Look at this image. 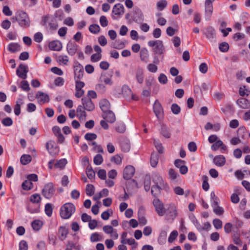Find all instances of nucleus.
I'll return each instance as SVG.
<instances>
[{"mask_svg": "<svg viewBox=\"0 0 250 250\" xmlns=\"http://www.w3.org/2000/svg\"><path fill=\"white\" fill-rule=\"evenodd\" d=\"M153 111L157 117L159 119L163 112V109L161 104L157 101H156L154 104Z\"/></svg>", "mask_w": 250, "mask_h": 250, "instance_id": "5701e85b", "label": "nucleus"}, {"mask_svg": "<svg viewBox=\"0 0 250 250\" xmlns=\"http://www.w3.org/2000/svg\"><path fill=\"white\" fill-rule=\"evenodd\" d=\"M165 210V215L168 220L173 221L177 216L176 206L173 203L166 204Z\"/></svg>", "mask_w": 250, "mask_h": 250, "instance_id": "20e7f679", "label": "nucleus"}, {"mask_svg": "<svg viewBox=\"0 0 250 250\" xmlns=\"http://www.w3.org/2000/svg\"><path fill=\"white\" fill-rule=\"evenodd\" d=\"M103 231L107 234H110V237L114 239H118L119 235L116 229H114L112 226L106 225L103 228Z\"/></svg>", "mask_w": 250, "mask_h": 250, "instance_id": "4468645a", "label": "nucleus"}, {"mask_svg": "<svg viewBox=\"0 0 250 250\" xmlns=\"http://www.w3.org/2000/svg\"><path fill=\"white\" fill-rule=\"evenodd\" d=\"M20 87L24 91L28 92L30 90V88L29 84L27 81L23 80L21 81Z\"/></svg>", "mask_w": 250, "mask_h": 250, "instance_id": "a18cd8bd", "label": "nucleus"}, {"mask_svg": "<svg viewBox=\"0 0 250 250\" xmlns=\"http://www.w3.org/2000/svg\"><path fill=\"white\" fill-rule=\"evenodd\" d=\"M23 104L22 99L19 98L16 102L14 108V113L16 115L19 116L21 113V105Z\"/></svg>", "mask_w": 250, "mask_h": 250, "instance_id": "473e14b6", "label": "nucleus"}, {"mask_svg": "<svg viewBox=\"0 0 250 250\" xmlns=\"http://www.w3.org/2000/svg\"><path fill=\"white\" fill-rule=\"evenodd\" d=\"M152 179L153 182L155 185H159V186H164V181L162 178V177L160 175V174L157 172H153L152 173Z\"/></svg>", "mask_w": 250, "mask_h": 250, "instance_id": "b1692460", "label": "nucleus"}, {"mask_svg": "<svg viewBox=\"0 0 250 250\" xmlns=\"http://www.w3.org/2000/svg\"><path fill=\"white\" fill-rule=\"evenodd\" d=\"M161 134L165 138H169L170 137V132L169 128L165 125H161Z\"/></svg>", "mask_w": 250, "mask_h": 250, "instance_id": "2f4dec72", "label": "nucleus"}, {"mask_svg": "<svg viewBox=\"0 0 250 250\" xmlns=\"http://www.w3.org/2000/svg\"><path fill=\"white\" fill-rule=\"evenodd\" d=\"M153 205L158 215L160 216H163L165 215L166 206H164L163 203L158 198H155L153 201Z\"/></svg>", "mask_w": 250, "mask_h": 250, "instance_id": "0eeeda50", "label": "nucleus"}, {"mask_svg": "<svg viewBox=\"0 0 250 250\" xmlns=\"http://www.w3.org/2000/svg\"><path fill=\"white\" fill-rule=\"evenodd\" d=\"M151 184V180L149 176H146L144 182V188L146 191H148L150 189Z\"/></svg>", "mask_w": 250, "mask_h": 250, "instance_id": "603ef678", "label": "nucleus"}, {"mask_svg": "<svg viewBox=\"0 0 250 250\" xmlns=\"http://www.w3.org/2000/svg\"><path fill=\"white\" fill-rule=\"evenodd\" d=\"M57 61L60 64L67 65L69 59L67 55H60L57 57Z\"/></svg>", "mask_w": 250, "mask_h": 250, "instance_id": "7c9ffc66", "label": "nucleus"}, {"mask_svg": "<svg viewBox=\"0 0 250 250\" xmlns=\"http://www.w3.org/2000/svg\"><path fill=\"white\" fill-rule=\"evenodd\" d=\"M77 112L78 113V116L79 117V118L83 119L86 116V113L84 110H83L82 106L79 105L77 109Z\"/></svg>", "mask_w": 250, "mask_h": 250, "instance_id": "8fccbe9b", "label": "nucleus"}, {"mask_svg": "<svg viewBox=\"0 0 250 250\" xmlns=\"http://www.w3.org/2000/svg\"><path fill=\"white\" fill-rule=\"evenodd\" d=\"M15 18L21 27L27 28L30 26V20L25 12L21 10L18 11L15 14Z\"/></svg>", "mask_w": 250, "mask_h": 250, "instance_id": "f257e3e1", "label": "nucleus"}, {"mask_svg": "<svg viewBox=\"0 0 250 250\" xmlns=\"http://www.w3.org/2000/svg\"><path fill=\"white\" fill-rule=\"evenodd\" d=\"M162 187L163 186L157 185L153 186L151 190L152 195L155 197L158 196L161 193V190L162 189Z\"/></svg>", "mask_w": 250, "mask_h": 250, "instance_id": "c756f323", "label": "nucleus"}, {"mask_svg": "<svg viewBox=\"0 0 250 250\" xmlns=\"http://www.w3.org/2000/svg\"><path fill=\"white\" fill-rule=\"evenodd\" d=\"M219 48L223 52H227L229 49V45L226 42H223L220 44Z\"/></svg>", "mask_w": 250, "mask_h": 250, "instance_id": "4d7b16f0", "label": "nucleus"}, {"mask_svg": "<svg viewBox=\"0 0 250 250\" xmlns=\"http://www.w3.org/2000/svg\"><path fill=\"white\" fill-rule=\"evenodd\" d=\"M202 188L205 191H208L209 188V185L208 183V177L206 175H204L202 176Z\"/></svg>", "mask_w": 250, "mask_h": 250, "instance_id": "37998d69", "label": "nucleus"}, {"mask_svg": "<svg viewBox=\"0 0 250 250\" xmlns=\"http://www.w3.org/2000/svg\"><path fill=\"white\" fill-rule=\"evenodd\" d=\"M111 161L116 164L119 165L122 163V158L119 155H116L111 157Z\"/></svg>", "mask_w": 250, "mask_h": 250, "instance_id": "338daca9", "label": "nucleus"}, {"mask_svg": "<svg viewBox=\"0 0 250 250\" xmlns=\"http://www.w3.org/2000/svg\"><path fill=\"white\" fill-rule=\"evenodd\" d=\"M67 164V160L66 159H62L57 160L55 164V167L57 168H63Z\"/></svg>", "mask_w": 250, "mask_h": 250, "instance_id": "58836bf2", "label": "nucleus"}, {"mask_svg": "<svg viewBox=\"0 0 250 250\" xmlns=\"http://www.w3.org/2000/svg\"><path fill=\"white\" fill-rule=\"evenodd\" d=\"M240 107L243 109H247L250 107V104L248 100L241 98L237 100L236 102Z\"/></svg>", "mask_w": 250, "mask_h": 250, "instance_id": "393cba45", "label": "nucleus"}, {"mask_svg": "<svg viewBox=\"0 0 250 250\" xmlns=\"http://www.w3.org/2000/svg\"><path fill=\"white\" fill-rule=\"evenodd\" d=\"M45 212L46 214L50 217L52 214V207L51 204L48 203L45 206Z\"/></svg>", "mask_w": 250, "mask_h": 250, "instance_id": "bf43d9fd", "label": "nucleus"}, {"mask_svg": "<svg viewBox=\"0 0 250 250\" xmlns=\"http://www.w3.org/2000/svg\"><path fill=\"white\" fill-rule=\"evenodd\" d=\"M102 239V236L97 232L92 233L90 237L91 241L94 242L101 241Z\"/></svg>", "mask_w": 250, "mask_h": 250, "instance_id": "49530a36", "label": "nucleus"}, {"mask_svg": "<svg viewBox=\"0 0 250 250\" xmlns=\"http://www.w3.org/2000/svg\"><path fill=\"white\" fill-rule=\"evenodd\" d=\"M100 106L104 113L110 110V104L108 101L103 99L100 103Z\"/></svg>", "mask_w": 250, "mask_h": 250, "instance_id": "a878e982", "label": "nucleus"}, {"mask_svg": "<svg viewBox=\"0 0 250 250\" xmlns=\"http://www.w3.org/2000/svg\"><path fill=\"white\" fill-rule=\"evenodd\" d=\"M55 142L53 141H49L46 144V148L50 155L56 156L59 153V149L55 147Z\"/></svg>", "mask_w": 250, "mask_h": 250, "instance_id": "f8f14e48", "label": "nucleus"}, {"mask_svg": "<svg viewBox=\"0 0 250 250\" xmlns=\"http://www.w3.org/2000/svg\"><path fill=\"white\" fill-rule=\"evenodd\" d=\"M171 109L174 114H178L181 110L180 106L176 104H173L171 105Z\"/></svg>", "mask_w": 250, "mask_h": 250, "instance_id": "052dcab7", "label": "nucleus"}, {"mask_svg": "<svg viewBox=\"0 0 250 250\" xmlns=\"http://www.w3.org/2000/svg\"><path fill=\"white\" fill-rule=\"evenodd\" d=\"M144 209L140 208L138 211V219L140 225H145L146 224L147 220L144 216Z\"/></svg>", "mask_w": 250, "mask_h": 250, "instance_id": "bb28decb", "label": "nucleus"}, {"mask_svg": "<svg viewBox=\"0 0 250 250\" xmlns=\"http://www.w3.org/2000/svg\"><path fill=\"white\" fill-rule=\"evenodd\" d=\"M28 244L24 240H22L19 244V250H27Z\"/></svg>", "mask_w": 250, "mask_h": 250, "instance_id": "774afa93", "label": "nucleus"}, {"mask_svg": "<svg viewBox=\"0 0 250 250\" xmlns=\"http://www.w3.org/2000/svg\"><path fill=\"white\" fill-rule=\"evenodd\" d=\"M178 235V232L177 230H175L172 231L171 232V233L168 238V242L169 243L173 242L176 239Z\"/></svg>", "mask_w": 250, "mask_h": 250, "instance_id": "6e6d98bb", "label": "nucleus"}, {"mask_svg": "<svg viewBox=\"0 0 250 250\" xmlns=\"http://www.w3.org/2000/svg\"><path fill=\"white\" fill-rule=\"evenodd\" d=\"M76 208L71 203H67L62 205L60 209V216L63 219L69 218L75 212Z\"/></svg>", "mask_w": 250, "mask_h": 250, "instance_id": "f03ea898", "label": "nucleus"}, {"mask_svg": "<svg viewBox=\"0 0 250 250\" xmlns=\"http://www.w3.org/2000/svg\"><path fill=\"white\" fill-rule=\"evenodd\" d=\"M86 173L87 177L90 180L94 179L95 176V173L94 171L93 170L92 167L89 166H88L86 168Z\"/></svg>", "mask_w": 250, "mask_h": 250, "instance_id": "4c0bfd02", "label": "nucleus"}, {"mask_svg": "<svg viewBox=\"0 0 250 250\" xmlns=\"http://www.w3.org/2000/svg\"><path fill=\"white\" fill-rule=\"evenodd\" d=\"M133 20L136 22H142L144 21V15L142 11L139 8L134 10Z\"/></svg>", "mask_w": 250, "mask_h": 250, "instance_id": "6ab92c4d", "label": "nucleus"}, {"mask_svg": "<svg viewBox=\"0 0 250 250\" xmlns=\"http://www.w3.org/2000/svg\"><path fill=\"white\" fill-rule=\"evenodd\" d=\"M28 72V66L25 64H21L16 70V74L20 78L24 80L27 78Z\"/></svg>", "mask_w": 250, "mask_h": 250, "instance_id": "9d476101", "label": "nucleus"}, {"mask_svg": "<svg viewBox=\"0 0 250 250\" xmlns=\"http://www.w3.org/2000/svg\"><path fill=\"white\" fill-rule=\"evenodd\" d=\"M168 174L169 178L172 180L176 179L178 175V173L172 168H170L168 170Z\"/></svg>", "mask_w": 250, "mask_h": 250, "instance_id": "5fc2aeb1", "label": "nucleus"}, {"mask_svg": "<svg viewBox=\"0 0 250 250\" xmlns=\"http://www.w3.org/2000/svg\"><path fill=\"white\" fill-rule=\"evenodd\" d=\"M41 197L39 194H34L31 196L30 201L33 204H36L40 206Z\"/></svg>", "mask_w": 250, "mask_h": 250, "instance_id": "c9c22d12", "label": "nucleus"}, {"mask_svg": "<svg viewBox=\"0 0 250 250\" xmlns=\"http://www.w3.org/2000/svg\"><path fill=\"white\" fill-rule=\"evenodd\" d=\"M42 24L51 30H56L58 26L56 19L49 15H46L42 18Z\"/></svg>", "mask_w": 250, "mask_h": 250, "instance_id": "7ed1b4c3", "label": "nucleus"}, {"mask_svg": "<svg viewBox=\"0 0 250 250\" xmlns=\"http://www.w3.org/2000/svg\"><path fill=\"white\" fill-rule=\"evenodd\" d=\"M112 47L114 48L121 49L125 47V44L122 42H119V41H116L113 42Z\"/></svg>", "mask_w": 250, "mask_h": 250, "instance_id": "13d9d810", "label": "nucleus"}, {"mask_svg": "<svg viewBox=\"0 0 250 250\" xmlns=\"http://www.w3.org/2000/svg\"><path fill=\"white\" fill-rule=\"evenodd\" d=\"M20 49V46L17 43H11L8 46V50L12 53L19 51Z\"/></svg>", "mask_w": 250, "mask_h": 250, "instance_id": "f704fd0d", "label": "nucleus"}, {"mask_svg": "<svg viewBox=\"0 0 250 250\" xmlns=\"http://www.w3.org/2000/svg\"><path fill=\"white\" fill-rule=\"evenodd\" d=\"M89 30L92 33L96 34L100 32V27L99 25L97 24H93L89 26Z\"/></svg>", "mask_w": 250, "mask_h": 250, "instance_id": "a19ab883", "label": "nucleus"}, {"mask_svg": "<svg viewBox=\"0 0 250 250\" xmlns=\"http://www.w3.org/2000/svg\"><path fill=\"white\" fill-rule=\"evenodd\" d=\"M148 44L150 47H154V52L156 54L161 55L165 51V47L162 41H150L148 42Z\"/></svg>", "mask_w": 250, "mask_h": 250, "instance_id": "39448f33", "label": "nucleus"}, {"mask_svg": "<svg viewBox=\"0 0 250 250\" xmlns=\"http://www.w3.org/2000/svg\"><path fill=\"white\" fill-rule=\"evenodd\" d=\"M135 78L139 84H142L144 80V73L143 69L141 67H138L135 71Z\"/></svg>", "mask_w": 250, "mask_h": 250, "instance_id": "412c9836", "label": "nucleus"}, {"mask_svg": "<svg viewBox=\"0 0 250 250\" xmlns=\"http://www.w3.org/2000/svg\"><path fill=\"white\" fill-rule=\"evenodd\" d=\"M55 188L52 183H48L44 185L42 189V194L46 199L51 198L55 192Z\"/></svg>", "mask_w": 250, "mask_h": 250, "instance_id": "423d86ee", "label": "nucleus"}, {"mask_svg": "<svg viewBox=\"0 0 250 250\" xmlns=\"http://www.w3.org/2000/svg\"><path fill=\"white\" fill-rule=\"evenodd\" d=\"M22 188L23 189L28 190L32 188L33 187V184L32 182L29 180H25L22 184Z\"/></svg>", "mask_w": 250, "mask_h": 250, "instance_id": "de8ad7c7", "label": "nucleus"}, {"mask_svg": "<svg viewBox=\"0 0 250 250\" xmlns=\"http://www.w3.org/2000/svg\"><path fill=\"white\" fill-rule=\"evenodd\" d=\"M225 158L222 155L215 156L213 159L214 163L217 166L222 167L225 164Z\"/></svg>", "mask_w": 250, "mask_h": 250, "instance_id": "cd10ccee", "label": "nucleus"}, {"mask_svg": "<svg viewBox=\"0 0 250 250\" xmlns=\"http://www.w3.org/2000/svg\"><path fill=\"white\" fill-rule=\"evenodd\" d=\"M78 45L74 42L69 41L66 45V50L68 54L70 56H74L78 51Z\"/></svg>", "mask_w": 250, "mask_h": 250, "instance_id": "f3484780", "label": "nucleus"}, {"mask_svg": "<svg viewBox=\"0 0 250 250\" xmlns=\"http://www.w3.org/2000/svg\"><path fill=\"white\" fill-rule=\"evenodd\" d=\"M75 79H82L83 76V68L78 62L75 61L73 66Z\"/></svg>", "mask_w": 250, "mask_h": 250, "instance_id": "6e6552de", "label": "nucleus"}, {"mask_svg": "<svg viewBox=\"0 0 250 250\" xmlns=\"http://www.w3.org/2000/svg\"><path fill=\"white\" fill-rule=\"evenodd\" d=\"M135 172V168L130 165L126 166L124 170L123 177L126 180L131 179Z\"/></svg>", "mask_w": 250, "mask_h": 250, "instance_id": "dca6fc26", "label": "nucleus"}, {"mask_svg": "<svg viewBox=\"0 0 250 250\" xmlns=\"http://www.w3.org/2000/svg\"><path fill=\"white\" fill-rule=\"evenodd\" d=\"M204 35L210 42H215V30L212 27L208 26L206 28L204 32Z\"/></svg>", "mask_w": 250, "mask_h": 250, "instance_id": "9b49d317", "label": "nucleus"}, {"mask_svg": "<svg viewBox=\"0 0 250 250\" xmlns=\"http://www.w3.org/2000/svg\"><path fill=\"white\" fill-rule=\"evenodd\" d=\"M94 163L96 165H100L103 162V158L101 154H97L94 158Z\"/></svg>", "mask_w": 250, "mask_h": 250, "instance_id": "864d4df0", "label": "nucleus"}, {"mask_svg": "<svg viewBox=\"0 0 250 250\" xmlns=\"http://www.w3.org/2000/svg\"><path fill=\"white\" fill-rule=\"evenodd\" d=\"M42 226V222L40 220H35L32 223V227L34 230L38 231Z\"/></svg>", "mask_w": 250, "mask_h": 250, "instance_id": "79ce46f5", "label": "nucleus"}, {"mask_svg": "<svg viewBox=\"0 0 250 250\" xmlns=\"http://www.w3.org/2000/svg\"><path fill=\"white\" fill-rule=\"evenodd\" d=\"M81 79H75L76 83V89H82L84 86L85 83L84 82L80 81Z\"/></svg>", "mask_w": 250, "mask_h": 250, "instance_id": "0e129e2a", "label": "nucleus"}, {"mask_svg": "<svg viewBox=\"0 0 250 250\" xmlns=\"http://www.w3.org/2000/svg\"><path fill=\"white\" fill-rule=\"evenodd\" d=\"M215 0H206L205 1V19L207 21H209L213 13L212 2Z\"/></svg>", "mask_w": 250, "mask_h": 250, "instance_id": "1a4fd4ad", "label": "nucleus"}, {"mask_svg": "<svg viewBox=\"0 0 250 250\" xmlns=\"http://www.w3.org/2000/svg\"><path fill=\"white\" fill-rule=\"evenodd\" d=\"M167 5V1L166 0H161L157 3V7L160 11L164 10Z\"/></svg>", "mask_w": 250, "mask_h": 250, "instance_id": "3c124183", "label": "nucleus"}, {"mask_svg": "<svg viewBox=\"0 0 250 250\" xmlns=\"http://www.w3.org/2000/svg\"><path fill=\"white\" fill-rule=\"evenodd\" d=\"M48 47L51 50L59 51L62 48V44L60 41H54L49 43Z\"/></svg>", "mask_w": 250, "mask_h": 250, "instance_id": "4be33fe9", "label": "nucleus"}, {"mask_svg": "<svg viewBox=\"0 0 250 250\" xmlns=\"http://www.w3.org/2000/svg\"><path fill=\"white\" fill-rule=\"evenodd\" d=\"M68 233L67 229L65 227H61L59 230V234L60 235V239L61 240H64Z\"/></svg>", "mask_w": 250, "mask_h": 250, "instance_id": "72a5a7b5", "label": "nucleus"}, {"mask_svg": "<svg viewBox=\"0 0 250 250\" xmlns=\"http://www.w3.org/2000/svg\"><path fill=\"white\" fill-rule=\"evenodd\" d=\"M223 145V142L221 140H218L214 144H213L211 146V148L212 150L214 151L217 150L219 147H220L221 146Z\"/></svg>", "mask_w": 250, "mask_h": 250, "instance_id": "69168bd1", "label": "nucleus"}, {"mask_svg": "<svg viewBox=\"0 0 250 250\" xmlns=\"http://www.w3.org/2000/svg\"><path fill=\"white\" fill-rule=\"evenodd\" d=\"M154 144L159 153H163L164 152V148L162 146V144L160 142V141L158 140L154 139Z\"/></svg>", "mask_w": 250, "mask_h": 250, "instance_id": "c03bdc74", "label": "nucleus"}, {"mask_svg": "<svg viewBox=\"0 0 250 250\" xmlns=\"http://www.w3.org/2000/svg\"><path fill=\"white\" fill-rule=\"evenodd\" d=\"M140 58L141 60L143 62L146 63H147L148 62L149 58V54L148 51L146 49L144 48L141 50Z\"/></svg>", "mask_w": 250, "mask_h": 250, "instance_id": "c85d7f7f", "label": "nucleus"}, {"mask_svg": "<svg viewBox=\"0 0 250 250\" xmlns=\"http://www.w3.org/2000/svg\"><path fill=\"white\" fill-rule=\"evenodd\" d=\"M124 7L123 4L121 3H118L115 4L113 8L112 13L114 14L112 16V18L114 20L117 19L115 16H118L119 17L123 15L124 13Z\"/></svg>", "mask_w": 250, "mask_h": 250, "instance_id": "ddd939ff", "label": "nucleus"}, {"mask_svg": "<svg viewBox=\"0 0 250 250\" xmlns=\"http://www.w3.org/2000/svg\"><path fill=\"white\" fill-rule=\"evenodd\" d=\"M84 138L88 141H92L97 138V135L93 133H87L84 135Z\"/></svg>", "mask_w": 250, "mask_h": 250, "instance_id": "e2e57ef3", "label": "nucleus"}, {"mask_svg": "<svg viewBox=\"0 0 250 250\" xmlns=\"http://www.w3.org/2000/svg\"><path fill=\"white\" fill-rule=\"evenodd\" d=\"M95 188L93 185L88 184L85 188L86 194L88 196H92L94 193Z\"/></svg>", "mask_w": 250, "mask_h": 250, "instance_id": "09e8293b", "label": "nucleus"}, {"mask_svg": "<svg viewBox=\"0 0 250 250\" xmlns=\"http://www.w3.org/2000/svg\"><path fill=\"white\" fill-rule=\"evenodd\" d=\"M122 92L125 96H127L131 94V90L127 85H124L122 87Z\"/></svg>", "mask_w": 250, "mask_h": 250, "instance_id": "680f3d73", "label": "nucleus"}, {"mask_svg": "<svg viewBox=\"0 0 250 250\" xmlns=\"http://www.w3.org/2000/svg\"><path fill=\"white\" fill-rule=\"evenodd\" d=\"M36 98L40 104H42L45 102H48L49 101V96L41 91L38 92L36 94Z\"/></svg>", "mask_w": 250, "mask_h": 250, "instance_id": "aec40b11", "label": "nucleus"}, {"mask_svg": "<svg viewBox=\"0 0 250 250\" xmlns=\"http://www.w3.org/2000/svg\"><path fill=\"white\" fill-rule=\"evenodd\" d=\"M158 162V156L156 154L152 153L150 157V164L152 167H155Z\"/></svg>", "mask_w": 250, "mask_h": 250, "instance_id": "ea45409f", "label": "nucleus"}, {"mask_svg": "<svg viewBox=\"0 0 250 250\" xmlns=\"http://www.w3.org/2000/svg\"><path fill=\"white\" fill-rule=\"evenodd\" d=\"M83 108L88 111H91L95 108V105L91 99L89 98L84 97L82 99Z\"/></svg>", "mask_w": 250, "mask_h": 250, "instance_id": "2eb2a0df", "label": "nucleus"}, {"mask_svg": "<svg viewBox=\"0 0 250 250\" xmlns=\"http://www.w3.org/2000/svg\"><path fill=\"white\" fill-rule=\"evenodd\" d=\"M102 117L107 122L110 123H113L116 121L115 115L111 110L104 113L102 115Z\"/></svg>", "mask_w": 250, "mask_h": 250, "instance_id": "a211bd4d", "label": "nucleus"}, {"mask_svg": "<svg viewBox=\"0 0 250 250\" xmlns=\"http://www.w3.org/2000/svg\"><path fill=\"white\" fill-rule=\"evenodd\" d=\"M32 160L30 155L24 154L21 158V162L22 165H25L29 163Z\"/></svg>", "mask_w": 250, "mask_h": 250, "instance_id": "e433bc0d", "label": "nucleus"}]
</instances>
